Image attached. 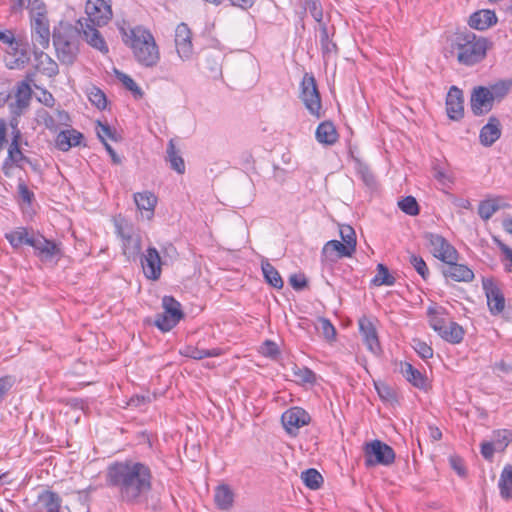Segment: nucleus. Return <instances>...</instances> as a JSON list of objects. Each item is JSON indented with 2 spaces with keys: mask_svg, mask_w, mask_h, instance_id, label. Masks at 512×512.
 <instances>
[{
  "mask_svg": "<svg viewBox=\"0 0 512 512\" xmlns=\"http://www.w3.org/2000/svg\"><path fill=\"white\" fill-rule=\"evenodd\" d=\"M372 283L376 286H392L395 283V278L389 273L388 268L380 263L377 265V274L372 279Z\"/></svg>",
  "mask_w": 512,
  "mask_h": 512,
  "instance_id": "45",
  "label": "nucleus"
},
{
  "mask_svg": "<svg viewBox=\"0 0 512 512\" xmlns=\"http://www.w3.org/2000/svg\"><path fill=\"white\" fill-rule=\"evenodd\" d=\"M32 76L28 75L25 80L17 83L14 91L15 102L10 104L11 113L15 116H20L29 107L32 99Z\"/></svg>",
  "mask_w": 512,
  "mask_h": 512,
  "instance_id": "11",
  "label": "nucleus"
},
{
  "mask_svg": "<svg viewBox=\"0 0 512 512\" xmlns=\"http://www.w3.org/2000/svg\"><path fill=\"white\" fill-rule=\"evenodd\" d=\"M15 383L16 378L14 376L6 375L0 378V403L5 399Z\"/></svg>",
  "mask_w": 512,
  "mask_h": 512,
  "instance_id": "55",
  "label": "nucleus"
},
{
  "mask_svg": "<svg viewBox=\"0 0 512 512\" xmlns=\"http://www.w3.org/2000/svg\"><path fill=\"white\" fill-rule=\"evenodd\" d=\"M116 75L117 78L121 81V83L125 86V88L132 92L135 98H142L143 91L129 75L120 71H116Z\"/></svg>",
  "mask_w": 512,
  "mask_h": 512,
  "instance_id": "46",
  "label": "nucleus"
},
{
  "mask_svg": "<svg viewBox=\"0 0 512 512\" xmlns=\"http://www.w3.org/2000/svg\"><path fill=\"white\" fill-rule=\"evenodd\" d=\"M39 122L42 123L47 129L56 131L60 126H68L70 117L65 110L55 109L53 114L41 109L37 113Z\"/></svg>",
  "mask_w": 512,
  "mask_h": 512,
  "instance_id": "20",
  "label": "nucleus"
},
{
  "mask_svg": "<svg viewBox=\"0 0 512 512\" xmlns=\"http://www.w3.org/2000/svg\"><path fill=\"white\" fill-rule=\"evenodd\" d=\"M463 93L456 86H452L446 97L447 115L452 120H459L463 117Z\"/></svg>",
  "mask_w": 512,
  "mask_h": 512,
  "instance_id": "21",
  "label": "nucleus"
},
{
  "mask_svg": "<svg viewBox=\"0 0 512 512\" xmlns=\"http://www.w3.org/2000/svg\"><path fill=\"white\" fill-rule=\"evenodd\" d=\"M38 500L46 508V512H61V497L50 490H44L38 495Z\"/></svg>",
  "mask_w": 512,
  "mask_h": 512,
  "instance_id": "36",
  "label": "nucleus"
},
{
  "mask_svg": "<svg viewBox=\"0 0 512 512\" xmlns=\"http://www.w3.org/2000/svg\"><path fill=\"white\" fill-rule=\"evenodd\" d=\"M365 465L372 467L376 465L389 466L395 461L394 450L380 440H373L366 443L364 447Z\"/></svg>",
  "mask_w": 512,
  "mask_h": 512,
  "instance_id": "7",
  "label": "nucleus"
},
{
  "mask_svg": "<svg viewBox=\"0 0 512 512\" xmlns=\"http://www.w3.org/2000/svg\"><path fill=\"white\" fill-rule=\"evenodd\" d=\"M18 193L21 199L27 204H30L34 198L33 192L29 190L23 181L18 183Z\"/></svg>",
  "mask_w": 512,
  "mask_h": 512,
  "instance_id": "62",
  "label": "nucleus"
},
{
  "mask_svg": "<svg viewBox=\"0 0 512 512\" xmlns=\"http://www.w3.org/2000/svg\"><path fill=\"white\" fill-rule=\"evenodd\" d=\"M31 36L34 48L46 49L50 43V28L47 18H36L31 21Z\"/></svg>",
  "mask_w": 512,
  "mask_h": 512,
  "instance_id": "18",
  "label": "nucleus"
},
{
  "mask_svg": "<svg viewBox=\"0 0 512 512\" xmlns=\"http://www.w3.org/2000/svg\"><path fill=\"white\" fill-rule=\"evenodd\" d=\"M134 202L139 210L147 212V219L150 220L154 215V209L157 204V197L149 192H138L134 194Z\"/></svg>",
  "mask_w": 512,
  "mask_h": 512,
  "instance_id": "30",
  "label": "nucleus"
},
{
  "mask_svg": "<svg viewBox=\"0 0 512 512\" xmlns=\"http://www.w3.org/2000/svg\"><path fill=\"white\" fill-rule=\"evenodd\" d=\"M27 9L30 11L31 21L36 18H47L46 17V6L42 0H30L27 5Z\"/></svg>",
  "mask_w": 512,
  "mask_h": 512,
  "instance_id": "49",
  "label": "nucleus"
},
{
  "mask_svg": "<svg viewBox=\"0 0 512 512\" xmlns=\"http://www.w3.org/2000/svg\"><path fill=\"white\" fill-rule=\"evenodd\" d=\"M123 31V41L133 52L136 61L145 67H154L160 60L159 48L153 35L141 27H135L129 32Z\"/></svg>",
  "mask_w": 512,
  "mask_h": 512,
  "instance_id": "3",
  "label": "nucleus"
},
{
  "mask_svg": "<svg viewBox=\"0 0 512 512\" xmlns=\"http://www.w3.org/2000/svg\"><path fill=\"white\" fill-rule=\"evenodd\" d=\"M494 101L485 86L475 87L471 93L470 105L474 115L481 116L490 112Z\"/></svg>",
  "mask_w": 512,
  "mask_h": 512,
  "instance_id": "14",
  "label": "nucleus"
},
{
  "mask_svg": "<svg viewBox=\"0 0 512 512\" xmlns=\"http://www.w3.org/2000/svg\"><path fill=\"white\" fill-rule=\"evenodd\" d=\"M511 81L499 80L486 87L494 102H500L509 92Z\"/></svg>",
  "mask_w": 512,
  "mask_h": 512,
  "instance_id": "41",
  "label": "nucleus"
},
{
  "mask_svg": "<svg viewBox=\"0 0 512 512\" xmlns=\"http://www.w3.org/2000/svg\"><path fill=\"white\" fill-rule=\"evenodd\" d=\"M166 153L167 161L170 163L171 168L179 174H183L185 172V163L178 151H176L173 140L169 141Z\"/></svg>",
  "mask_w": 512,
  "mask_h": 512,
  "instance_id": "39",
  "label": "nucleus"
},
{
  "mask_svg": "<svg viewBox=\"0 0 512 512\" xmlns=\"http://www.w3.org/2000/svg\"><path fill=\"white\" fill-rule=\"evenodd\" d=\"M164 312L156 315L155 326L161 331L167 332L175 327L183 318L181 304L172 296H164L162 299Z\"/></svg>",
  "mask_w": 512,
  "mask_h": 512,
  "instance_id": "8",
  "label": "nucleus"
},
{
  "mask_svg": "<svg viewBox=\"0 0 512 512\" xmlns=\"http://www.w3.org/2000/svg\"><path fill=\"white\" fill-rule=\"evenodd\" d=\"M175 46L182 60H189L193 54L191 30L185 23H180L175 29Z\"/></svg>",
  "mask_w": 512,
  "mask_h": 512,
  "instance_id": "15",
  "label": "nucleus"
},
{
  "mask_svg": "<svg viewBox=\"0 0 512 512\" xmlns=\"http://www.w3.org/2000/svg\"><path fill=\"white\" fill-rule=\"evenodd\" d=\"M499 489L502 498L506 500L512 499V465H506L502 470L499 479Z\"/></svg>",
  "mask_w": 512,
  "mask_h": 512,
  "instance_id": "38",
  "label": "nucleus"
},
{
  "mask_svg": "<svg viewBox=\"0 0 512 512\" xmlns=\"http://www.w3.org/2000/svg\"><path fill=\"white\" fill-rule=\"evenodd\" d=\"M300 99L307 110L317 117H320L321 97L313 75L306 73L300 84Z\"/></svg>",
  "mask_w": 512,
  "mask_h": 512,
  "instance_id": "9",
  "label": "nucleus"
},
{
  "mask_svg": "<svg viewBox=\"0 0 512 512\" xmlns=\"http://www.w3.org/2000/svg\"><path fill=\"white\" fill-rule=\"evenodd\" d=\"M96 133L103 144L107 143V138L113 141L117 140L116 131L113 130L107 123L97 122Z\"/></svg>",
  "mask_w": 512,
  "mask_h": 512,
  "instance_id": "50",
  "label": "nucleus"
},
{
  "mask_svg": "<svg viewBox=\"0 0 512 512\" xmlns=\"http://www.w3.org/2000/svg\"><path fill=\"white\" fill-rule=\"evenodd\" d=\"M140 262L147 279L156 281L160 278L163 262L155 247L147 248L145 253L141 255Z\"/></svg>",
  "mask_w": 512,
  "mask_h": 512,
  "instance_id": "13",
  "label": "nucleus"
},
{
  "mask_svg": "<svg viewBox=\"0 0 512 512\" xmlns=\"http://www.w3.org/2000/svg\"><path fill=\"white\" fill-rule=\"evenodd\" d=\"M511 441L512 431L506 429L497 431L493 438V443L498 451H503Z\"/></svg>",
  "mask_w": 512,
  "mask_h": 512,
  "instance_id": "48",
  "label": "nucleus"
},
{
  "mask_svg": "<svg viewBox=\"0 0 512 512\" xmlns=\"http://www.w3.org/2000/svg\"><path fill=\"white\" fill-rule=\"evenodd\" d=\"M498 451L495 444L492 442H484L481 445V454L485 459H491L495 451Z\"/></svg>",
  "mask_w": 512,
  "mask_h": 512,
  "instance_id": "63",
  "label": "nucleus"
},
{
  "mask_svg": "<svg viewBox=\"0 0 512 512\" xmlns=\"http://www.w3.org/2000/svg\"><path fill=\"white\" fill-rule=\"evenodd\" d=\"M340 236L345 244H347L348 246H352V249L356 250V234L351 226H341Z\"/></svg>",
  "mask_w": 512,
  "mask_h": 512,
  "instance_id": "54",
  "label": "nucleus"
},
{
  "mask_svg": "<svg viewBox=\"0 0 512 512\" xmlns=\"http://www.w3.org/2000/svg\"><path fill=\"white\" fill-rule=\"evenodd\" d=\"M5 237L13 248H19L24 244L31 246L34 238L24 227H18L6 233Z\"/></svg>",
  "mask_w": 512,
  "mask_h": 512,
  "instance_id": "31",
  "label": "nucleus"
},
{
  "mask_svg": "<svg viewBox=\"0 0 512 512\" xmlns=\"http://www.w3.org/2000/svg\"><path fill=\"white\" fill-rule=\"evenodd\" d=\"M34 48L35 68L48 77H54L59 73L58 64L42 50Z\"/></svg>",
  "mask_w": 512,
  "mask_h": 512,
  "instance_id": "24",
  "label": "nucleus"
},
{
  "mask_svg": "<svg viewBox=\"0 0 512 512\" xmlns=\"http://www.w3.org/2000/svg\"><path fill=\"white\" fill-rule=\"evenodd\" d=\"M289 283L295 290H302L307 286V279L303 274H292Z\"/></svg>",
  "mask_w": 512,
  "mask_h": 512,
  "instance_id": "61",
  "label": "nucleus"
},
{
  "mask_svg": "<svg viewBox=\"0 0 512 512\" xmlns=\"http://www.w3.org/2000/svg\"><path fill=\"white\" fill-rule=\"evenodd\" d=\"M425 238L429 242L434 257L444 263L457 261V250L444 237L438 234L427 233Z\"/></svg>",
  "mask_w": 512,
  "mask_h": 512,
  "instance_id": "10",
  "label": "nucleus"
},
{
  "mask_svg": "<svg viewBox=\"0 0 512 512\" xmlns=\"http://www.w3.org/2000/svg\"><path fill=\"white\" fill-rule=\"evenodd\" d=\"M501 136V124L496 117H490L488 123L480 131V142L489 147L493 145Z\"/></svg>",
  "mask_w": 512,
  "mask_h": 512,
  "instance_id": "25",
  "label": "nucleus"
},
{
  "mask_svg": "<svg viewBox=\"0 0 512 512\" xmlns=\"http://www.w3.org/2000/svg\"><path fill=\"white\" fill-rule=\"evenodd\" d=\"M401 373L413 386L417 388H424L426 386V378L410 363L405 362L401 364Z\"/></svg>",
  "mask_w": 512,
  "mask_h": 512,
  "instance_id": "35",
  "label": "nucleus"
},
{
  "mask_svg": "<svg viewBox=\"0 0 512 512\" xmlns=\"http://www.w3.org/2000/svg\"><path fill=\"white\" fill-rule=\"evenodd\" d=\"M464 334L462 326L456 322L448 321L446 328L439 333V336L449 343L458 344L463 340Z\"/></svg>",
  "mask_w": 512,
  "mask_h": 512,
  "instance_id": "33",
  "label": "nucleus"
},
{
  "mask_svg": "<svg viewBox=\"0 0 512 512\" xmlns=\"http://www.w3.org/2000/svg\"><path fill=\"white\" fill-rule=\"evenodd\" d=\"M354 252L352 246L338 240H330L323 247V254L331 259L350 257Z\"/></svg>",
  "mask_w": 512,
  "mask_h": 512,
  "instance_id": "29",
  "label": "nucleus"
},
{
  "mask_svg": "<svg viewBox=\"0 0 512 512\" xmlns=\"http://www.w3.org/2000/svg\"><path fill=\"white\" fill-rule=\"evenodd\" d=\"M310 415L300 407H292L282 414L281 421L286 432L296 436L299 429L310 422Z\"/></svg>",
  "mask_w": 512,
  "mask_h": 512,
  "instance_id": "12",
  "label": "nucleus"
},
{
  "mask_svg": "<svg viewBox=\"0 0 512 512\" xmlns=\"http://www.w3.org/2000/svg\"><path fill=\"white\" fill-rule=\"evenodd\" d=\"M451 49L460 64L472 66L485 58L488 41L472 32L459 33L453 40Z\"/></svg>",
  "mask_w": 512,
  "mask_h": 512,
  "instance_id": "4",
  "label": "nucleus"
},
{
  "mask_svg": "<svg viewBox=\"0 0 512 512\" xmlns=\"http://www.w3.org/2000/svg\"><path fill=\"white\" fill-rule=\"evenodd\" d=\"M115 229L117 236L122 241L123 254L129 260H135L142 249L140 234L123 220H115Z\"/></svg>",
  "mask_w": 512,
  "mask_h": 512,
  "instance_id": "6",
  "label": "nucleus"
},
{
  "mask_svg": "<svg viewBox=\"0 0 512 512\" xmlns=\"http://www.w3.org/2000/svg\"><path fill=\"white\" fill-rule=\"evenodd\" d=\"M31 247L38 251L39 256L44 260H50L60 254L58 244L43 236L34 237Z\"/></svg>",
  "mask_w": 512,
  "mask_h": 512,
  "instance_id": "26",
  "label": "nucleus"
},
{
  "mask_svg": "<svg viewBox=\"0 0 512 512\" xmlns=\"http://www.w3.org/2000/svg\"><path fill=\"white\" fill-rule=\"evenodd\" d=\"M358 174L368 188L374 189L376 187V178L367 166L360 165L358 168Z\"/></svg>",
  "mask_w": 512,
  "mask_h": 512,
  "instance_id": "52",
  "label": "nucleus"
},
{
  "mask_svg": "<svg viewBox=\"0 0 512 512\" xmlns=\"http://www.w3.org/2000/svg\"><path fill=\"white\" fill-rule=\"evenodd\" d=\"M29 60L30 56L27 45L19 41H15V43L9 47L7 57L5 59L6 66L9 69H21L29 62Z\"/></svg>",
  "mask_w": 512,
  "mask_h": 512,
  "instance_id": "19",
  "label": "nucleus"
},
{
  "mask_svg": "<svg viewBox=\"0 0 512 512\" xmlns=\"http://www.w3.org/2000/svg\"><path fill=\"white\" fill-rule=\"evenodd\" d=\"M21 159H23V154L19 148L17 141L14 140L9 147L8 158L4 162V168L7 166L9 160L17 163Z\"/></svg>",
  "mask_w": 512,
  "mask_h": 512,
  "instance_id": "58",
  "label": "nucleus"
},
{
  "mask_svg": "<svg viewBox=\"0 0 512 512\" xmlns=\"http://www.w3.org/2000/svg\"><path fill=\"white\" fill-rule=\"evenodd\" d=\"M444 312L443 308H428V316H429V324L431 328L436 331L438 334L446 328V325L448 324V321H446L442 314Z\"/></svg>",
  "mask_w": 512,
  "mask_h": 512,
  "instance_id": "42",
  "label": "nucleus"
},
{
  "mask_svg": "<svg viewBox=\"0 0 512 512\" xmlns=\"http://www.w3.org/2000/svg\"><path fill=\"white\" fill-rule=\"evenodd\" d=\"M409 262L423 279L427 278L429 270L422 257L412 254L409 257Z\"/></svg>",
  "mask_w": 512,
  "mask_h": 512,
  "instance_id": "53",
  "label": "nucleus"
},
{
  "mask_svg": "<svg viewBox=\"0 0 512 512\" xmlns=\"http://www.w3.org/2000/svg\"><path fill=\"white\" fill-rule=\"evenodd\" d=\"M85 13L87 17L77 21V30L91 47L107 54L109 48L97 27L106 25L112 19L111 0H87Z\"/></svg>",
  "mask_w": 512,
  "mask_h": 512,
  "instance_id": "2",
  "label": "nucleus"
},
{
  "mask_svg": "<svg viewBox=\"0 0 512 512\" xmlns=\"http://www.w3.org/2000/svg\"><path fill=\"white\" fill-rule=\"evenodd\" d=\"M375 387L382 399L389 401L394 398V392L389 386L382 384L376 385Z\"/></svg>",
  "mask_w": 512,
  "mask_h": 512,
  "instance_id": "64",
  "label": "nucleus"
},
{
  "mask_svg": "<svg viewBox=\"0 0 512 512\" xmlns=\"http://www.w3.org/2000/svg\"><path fill=\"white\" fill-rule=\"evenodd\" d=\"M262 272L266 281L273 286L274 288L281 289L284 285V282L279 274V272L275 269V267L269 262H262Z\"/></svg>",
  "mask_w": 512,
  "mask_h": 512,
  "instance_id": "40",
  "label": "nucleus"
},
{
  "mask_svg": "<svg viewBox=\"0 0 512 512\" xmlns=\"http://www.w3.org/2000/svg\"><path fill=\"white\" fill-rule=\"evenodd\" d=\"M181 354L195 360H201L206 357H218L223 354V350L221 348L200 349L194 346H186Z\"/></svg>",
  "mask_w": 512,
  "mask_h": 512,
  "instance_id": "37",
  "label": "nucleus"
},
{
  "mask_svg": "<svg viewBox=\"0 0 512 512\" xmlns=\"http://www.w3.org/2000/svg\"><path fill=\"white\" fill-rule=\"evenodd\" d=\"M399 208L410 216H415L419 213V205L413 196H407L398 202Z\"/></svg>",
  "mask_w": 512,
  "mask_h": 512,
  "instance_id": "47",
  "label": "nucleus"
},
{
  "mask_svg": "<svg viewBox=\"0 0 512 512\" xmlns=\"http://www.w3.org/2000/svg\"><path fill=\"white\" fill-rule=\"evenodd\" d=\"M321 45L324 56H328L329 54L336 51V45L329 41L326 29H323L321 34Z\"/></svg>",
  "mask_w": 512,
  "mask_h": 512,
  "instance_id": "60",
  "label": "nucleus"
},
{
  "mask_svg": "<svg viewBox=\"0 0 512 512\" xmlns=\"http://www.w3.org/2000/svg\"><path fill=\"white\" fill-rule=\"evenodd\" d=\"M413 348L422 359H429L433 356V349L424 341L414 339Z\"/></svg>",
  "mask_w": 512,
  "mask_h": 512,
  "instance_id": "56",
  "label": "nucleus"
},
{
  "mask_svg": "<svg viewBox=\"0 0 512 512\" xmlns=\"http://www.w3.org/2000/svg\"><path fill=\"white\" fill-rule=\"evenodd\" d=\"M89 99L99 109H104L106 107V96L100 89L96 87H93L89 92Z\"/></svg>",
  "mask_w": 512,
  "mask_h": 512,
  "instance_id": "57",
  "label": "nucleus"
},
{
  "mask_svg": "<svg viewBox=\"0 0 512 512\" xmlns=\"http://www.w3.org/2000/svg\"><path fill=\"white\" fill-rule=\"evenodd\" d=\"M315 135L319 143L326 145H332L335 143L338 136L334 125L328 121L319 124Z\"/></svg>",
  "mask_w": 512,
  "mask_h": 512,
  "instance_id": "32",
  "label": "nucleus"
},
{
  "mask_svg": "<svg viewBox=\"0 0 512 512\" xmlns=\"http://www.w3.org/2000/svg\"><path fill=\"white\" fill-rule=\"evenodd\" d=\"M292 376L297 383L314 384L316 382V374L307 367L294 365L292 367Z\"/></svg>",
  "mask_w": 512,
  "mask_h": 512,
  "instance_id": "43",
  "label": "nucleus"
},
{
  "mask_svg": "<svg viewBox=\"0 0 512 512\" xmlns=\"http://www.w3.org/2000/svg\"><path fill=\"white\" fill-rule=\"evenodd\" d=\"M497 23V16L494 11L483 9L474 12L470 17L468 24L471 28L483 31Z\"/></svg>",
  "mask_w": 512,
  "mask_h": 512,
  "instance_id": "23",
  "label": "nucleus"
},
{
  "mask_svg": "<svg viewBox=\"0 0 512 512\" xmlns=\"http://www.w3.org/2000/svg\"><path fill=\"white\" fill-rule=\"evenodd\" d=\"M106 481L118 490L123 502L139 504L151 490L152 473L145 463L125 460L108 467Z\"/></svg>",
  "mask_w": 512,
  "mask_h": 512,
  "instance_id": "1",
  "label": "nucleus"
},
{
  "mask_svg": "<svg viewBox=\"0 0 512 512\" xmlns=\"http://www.w3.org/2000/svg\"><path fill=\"white\" fill-rule=\"evenodd\" d=\"M214 500L220 509L227 510L232 506L234 501L233 491L226 484L219 485L215 489Z\"/></svg>",
  "mask_w": 512,
  "mask_h": 512,
  "instance_id": "34",
  "label": "nucleus"
},
{
  "mask_svg": "<svg viewBox=\"0 0 512 512\" xmlns=\"http://www.w3.org/2000/svg\"><path fill=\"white\" fill-rule=\"evenodd\" d=\"M359 331L362 336L363 342L368 350L373 354H378L381 351L378 334L373 322L366 316H362L358 320Z\"/></svg>",
  "mask_w": 512,
  "mask_h": 512,
  "instance_id": "16",
  "label": "nucleus"
},
{
  "mask_svg": "<svg viewBox=\"0 0 512 512\" xmlns=\"http://www.w3.org/2000/svg\"><path fill=\"white\" fill-rule=\"evenodd\" d=\"M318 329L326 340H334L336 337V329L332 323L326 318H320L318 321Z\"/></svg>",
  "mask_w": 512,
  "mask_h": 512,
  "instance_id": "51",
  "label": "nucleus"
},
{
  "mask_svg": "<svg viewBox=\"0 0 512 512\" xmlns=\"http://www.w3.org/2000/svg\"><path fill=\"white\" fill-rule=\"evenodd\" d=\"M260 352L262 355L270 358H276L279 355L278 346L276 343L272 341H265L260 347Z\"/></svg>",
  "mask_w": 512,
  "mask_h": 512,
  "instance_id": "59",
  "label": "nucleus"
},
{
  "mask_svg": "<svg viewBox=\"0 0 512 512\" xmlns=\"http://www.w3.org/2000/svg\"><path fill=\"white\" fill-rule=\"evenodd\" d=\"M304 484L313 490L319 489L323 483L322 475L316 469H308L301 474Z\"/></svg>",
  "mask_w": 512,
  "mask_h": 512,
  "instance_id": "44",
  "label": "nucleus"
},
{
  "mask_svg": "<svg viewBox=\"0 0 512 512\" xmlns=\"http://www.w3.org/2000/svg\"><path fill=\"white\" fill-rule=\"evenodd\" d=\"M509 207L502 197H494L480 202L478 214L484 221L489 220L497 211Z\"/></svg>",
  "mask_w": 512,
  "mask_h": 512,
  "instance_id": "27",
  "label": "nucleus"
},
{
  "mask_svg": "<svg viewBox=\"0 0 512 512\" xmlns=\"http://www.w3.org/2000/svg\"><path fill=\"white\" fill-rule=\"evenodd\" d=\"M53 44L62 64L71 65L75 62L78 54V42L71 31H54Z\"/></svg>",
  "mask_w": 512,
  "mask_h": 512,
  "instance_id": "5",
  "label": "nucleus"
},
{
  "mask_svg": "<svg viewBox=\"0 0 512 512\" xmlns=\"http://www.w3.org/2000/svg\"><path fill=\"white\" fill-rule=\"evenodd\" d=\"M446 266L442 269L445 277H449L456 282H470L474 279L473 271L464 264H458L456 261L445 263Z\"/></svg>",
  "mask_w": 512,
  "mask_h": 512,
  "instance_id": "22",
  "label": "nucleus"
},
{
  "mask_svg": "<svg viewBox=\"0 0 512 512\" xmlns=\"http://www.w3.org/2000/svg\"><path fill=\"white\" fill-rule=\"evenodd\" d=\"M83 135L75 129L61 131L56 137V147L61 151H68L70 148L80 144Z\"/></svg>",
  "mask_w": 512,
  "mask_h": 512,
  "instance_id": "28",
  "label": "nucleus"
},
{
  "mask_svg": "<svg viewBox=\"0 0 512 512\" xmlns=\"http://www.w3.org/2000/svg\"><path fill=\"white\" fill-rule=\"evenodd\" d=\"M483 289L490 312L494 315L500 314L505 308V299L498 286L492 279H483Z\"/></svg>",
  "mask_w": 512,
  "mask_h": 512,
  "instance_id": "17",
  "label": "nucleus"
}]
</instances>
